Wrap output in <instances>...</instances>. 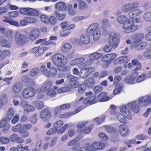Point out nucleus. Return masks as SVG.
<instances>
[{"instance_id":"774afa93","label":"nucleus","mask_w":151,"mask_h":151,"mask_svg":"<svg viewBox=\"0 0 151 151\" xmlns=\"http://www.w3.org/2000/svg\"><path fill=\"white\" fill-rule=\"evenodd\" d=\"M18 15V12L17 11H14L9 13L8 16L11 17H15Z\"/></svg>"},{"instance_id":"9d476101","label":"nucleus","mask_w":151,"mask_h":151,"mask_svg":"<svg viewBox=\"0 0 151 151\" xmlns=\"http://www.w3.org/2000/svg\"><path fill=\"white\" fill-rule=\"evenodd\" d=\"M35 90L31 86H29L25 89L22 92L23 96L29 98L34 96L35 94Z\"/></svg>"},{"instance_id":"c756f323","label":"nucleus","mask_w":151,"mask_h":151,"mask_svg":"<svg viewBox=\"0 0 151 151\" xmlns=\"http://www.w3.org/2000/svg\"><path fill=\"white\" fill-rule=\"evenodd\" d=\"M79 74L81 78H84L88 76L89 75V73L87 68H84L80 70Z\"/></svg>"},{"instance_id":"f3484780","label":"nucleus","mask_w":151,"mask_h":151,"mask_svg":"<svg viewBox=\"0 0 151 151\" xmlns=\"http://www.w3.org/2000/svg\"><path fill=\"white\" fill-rule=\"evenodd\" d=\"M120 111L122 114L126 117L129 119H132V115L129 110L126 106H123L120 109Z\"/></svg>"},{"instance_id":"e433bc0d","label":"nucleus","mask_w":151,"mask_h":151,"mask_svg":"<svg viewBox=\"0 0 151 151\" xmlns=\"http://www.w3.org/2000/svg\"><path fill=\"white\" fill-rule=\"evenodd\" d=\"M132 9L131 3H128L123 6L122 10L124 12H127Z\"/></svg>"},{"instance_id":"c9c22d12","label":"nucleus","mask_w":151,"mask_h":151,"mask_svg":"<svg viewBox=\"0 0 151 151\" xmlns=\"http://www.w3.org/2000/svg\"><path fill=\"white\" fill-rule=\"evenodd\" d=\"M147 45V43L145 42H142L140 46H139V45H134L133 46V48H134L136 49V50H138L140 49L141 50L142 49L145 48L146 46Z\"/></svg>"},{"instance_id":"ddd939ff","label":"nucleus","mask_w":151,"mask_h":151,"mask_svg":"<svg viewBox=\"0 0 151 151\" xmlns=\"http://www.w3.org/2000/svg\"><path fill=\"white\" fill-rule=\"evenodd\" d=\"M40 35V32L38 29H32L30 32L29 37V39L34 41L37 39Z\"/></svg>"},{"instance_id":"69168bd1","label":"nucleus","mask_w":151,"mask_h":151,"mask_svg":"<svg viewBox=\"0 0 151 151\" xmlns=\"http://www.w3.org/2000/svg\"><path fill=\"white\" fill-rule=\"evenodd\" d=\"M37 114H35L30 119V122L33 123H35L37 121Z\"/></svg>"},{"instance_id":"bb28decb","label":"nucleus","mask_w":151,"mask_h":151,"mask_svg":"<svg viewBox=\"0 0 151 151\" xmlns=\"http://www.w3.org/2000/svg\"><path fill=\"white\" fill-rule=\"evenodd\" d=\"M84 60L85 59L83 58H79L71 61L70 64L71 65H78L83 63Z\"/></svg>"},{"instance_id":"423d86ee","label":"nucleus","mask_w":151,"mask_h":151,"mask_svg":"<svg viewBox=\"0 0 151 151\" xmlns=\"http://www.w3.org/2000/svg\"><path fill=\"white\" fill-rule=\"evenodd\" d=\"M14 40L16 44L21 46L28 41V37L19 32H17L14 35Z\"/></svg>"},{"instance_id":"49530a36","label":"nucleus","mask_w":151,"mask_h":151,"mask_svg":"<svg viewBox=\"0 0 151 151\" xmlns=\"http://www.w3.org/2000/svg\"><path fill=\"white\" fill-rule=\"evenodd\" d=\"M95 141L96 142V143H95L96 145V147L97 150H102L104 148L105 145L104 143L98 141Z\"/></svg>"},{"instance_id":"f03ea898","label":"nucleus","mask_w":151,"mask_h":151,"mask_svg":"<svg viewBox=\"0 0 151 151\" xmlns=\"http://www.w3.org/2000/svg\"><path fill=\"white\" fill-rule=\"evenodd\" d=\"M150 104H151V95H147L140 98L138 101H135L128 104L127 106L130 108L134 113H137L139 111L138 104L140 106H143Z\"/></svg>"},{"instance_id":"2f4dec72","label":"nucleus","mask_w":151,"mask_h":151,"mask_svg":"<svg viewBox=\"0 0 151 151\" xmlns=\"http://www.w3.org/2000/svg\"><path fill=\"white\" fill-rule=\"evenodd\" d=\"M71 48V45L68 43L64 44L61 48V50L64 53L67 52Z\"/></svg>"},{"instance_id":"13d9d810","label":"nucleus","mask_w":151,"mask_h":151,"mask_svg":"<svg viewBox=\"0 0 151 151\" xmlns=\"http://www.w3.org/2000/svg\"><path fill=\"white\" fill-rule=\"evenodd\" d=\"M86 86L84 84H81L79 86L78 88V91L80 93H83L85 90Z\"/></svg>"},{"instance_id":"f704fd0d","label":"nucleus","mask_w":151,"mask_h":151,"mask_svg":"<svg viewBox=\"0 0 151 151\" xmlns=\"http://www.w3.org/2000/svg\"><path fill=\"white\" fill-rule=\"evenodd\" d=\"M40 71L45 76L47 77L50 76V72H49L47 68L44 65H42L41 67Z\"/></svg>"},{"instance_id":"0e129e2a","label":"nucleus","mask_w":151,"mask_h":151,"mask_svg":"<svg viewBox=\"0 0 151 151\" xmlns=\"http://www.w3.org/2000/svg\"><path fill=\"white\" fill-rule=\"evenodd\" d=\"M135 138L138 140H143L147 138L146 136L144 134H139L137 135Z\"/></svg>"},{"instance_id":"412c9836","label":"nucleus","mask_w":151,"mask_h":151,"mask_svg":"<svg viewBox=\"0 0 151 151\" xmlns=\"http://www.w3.org/2000/svg\"><path fill=\"white\" fill-rule=\"evenodd\" d=\"M22 88V84L19 82L15 83L12 87V91L14 93H18L20 91Z\"/></svg>"},{"instance_id":"ea45409f","label":"nucleus","mask_w":151,"mask_h":151,"mask_svg":"<svg viewBox=\"0 0 151 151\" xmlns=\"http://www.w3.org/2000/svg\"><path fill=\"white\" fill-rule=\"evenodd\" d=\"M67 10L69 14L72 15H75L76 13V10L73 8L72 5L71 4H68L67 6Z\"/></svg>"},{"instance_id":"2eb2a0df","label":"nucleus","mask_w":151,"mask_h":151,"mask_svg":"<svg viewBox=\"0 0 151 151\" xmlns=\"http://www.w3.org/2000/svg\"><path fill=\"white\" fill-rule=\"evenodd\" d=\"M85 85L88 88H92L95 84L94 79L92 77H89L84 80Z\"/></svg>"},{"instance_id":"0eeeda50","label":"nucleus","mask_w":151,"mask_h":151,"mask_svg":"<svg viewBox=\"0 0 151 151\" xmlns=\"http://www.w3.org/2000/svg\"><path fill=\"white\" fill-rule=\"evenodd\" d=\"M85 95L86 97L83 101L84 104L91 105L96 103L95 99L96 98V95H92V92L91 91L86 92Z\"/></svg>"},{"instance_id":"473e14b6","label":"nucleus","mask_w":151,"mask_h":151,"mask_svg":"<svg viewBox=\"0 0 151 151\" xmlns=\"http://www.w3.org/2000/svg\"><path fill=\"white\" fill-rule=\"evenodd\" d=\"M33 104L38 109H41L44 106L43 102L40 101H35L32 102Z\"/></svg>"},{"instance_id":"6e6d98bb","label":"nucleus","mask_w":151,"mask_h":151,"mask_svg":"<svg viewBox=\"0 0 151 151\" xmlns=\"http://www.w3.org/2000/svg\"><path fill=\"white\" fill-rule=\"evenodd\" d=\"M58 130L57 128L54 127L50 129L47 132V134L48 135H50L52 134H54L57 132Z\"/></svg>"},{"instance_id":"6ab92c4d","label":"nucleus","mask_w":151,"mask_h":151,"mask_svg":"<svg viewBox=\"0 0 151 151\" xmlns=\"http://www.w3.org/2000/svg\"><path fill=\"white\" fill-rule=\"evenodd\" d=\"M144 36V34L143 33H140L135 34L133 39V43H137L140 42Z\"/></svg>"},{"instance_id":"4468645a","label":"nucleus","mask_w":151,"mask_h":151,"mask_svg":"<svg viewBox=\"0 0 151 151\" xmlns=\"http://www.w3.org/2000/svg\"><path fill=\"white\" fill-rule=\"evenodd\" d=\"M8 121L6 118H4L0 123V128H2V130L3 131H6L10 127V125L7 123Z\"/></svg>"},{"instance_id":"603ef678","label":"nucleus","mask_w":151,"mask_h":151,"mask_svg":"<svg viewBox=\"0 0 151 151\" xmlns=\"http://www.w3.org/2000/svg\"><path fill=\"white\" fill-rule=\"evenodd\" d=\"M92 63V61L90 59L88 60L85 63H82L80 65V68H84L85 67H87L91 65Z\"/></svg>"},{"instance_id":"20e7f679","label":"nucleus","mask_w":151,"mask_h":151,"mask_svg":"<svg viewBox=\"0 0 151 151\" xmlns=\"http://www.w3.org/2000/svg\"><path fill=\"white\" fill-rule=\"evenodd\" d=\"M98 27L99 24L97 23L92 24L89 26L86 32V34L88 36L92 35L95 41L97 40L101 36V31L98 29Z\"/></svg>"},{"instance_id":"864d4df0","label":"nucleus","mask_w":151,"mask_h":151,"mask_svg":"<svg viewBox=\"0 0 151 151\" xmlns=\"http://www.w3.org/2000/svg\"><path fill=\"white\" fill-rule=\"evenodd\" d=\"M57 69L54 66H51L50 69V73L51 75L53 76H55L57 74Z\"/></svg>"},{"instance_id":"8fccbe9b","label":"nucleus","mask_w":151,"mask_h":151,"mask_svg":"<svg viewBox=\"0 0 151 151\" xmlns=\"http://www.w3.org/2000/svg\"><path fill=\"white\" fill-rule=\"evenodd\" d=\"M147 74L143 73L142 75L139 76L137 78L136 82L139 83L144 80L147 77Z\"/></svg>"},{"instance_id":"72a5a7b5","label":"nucleus","mask_w":151,"mask_h":151,"mask_svg":"<svg viewBox=\"0 0 151 151\" xmlns=\"http://www.w3.org/2000/svg\"><path fill=\"white\" fill-rule=\"evenodd\" d=\"M52 84V81H49L46 82L42 86V90L43 92H45L51 86Z\"/></svg>"},{"instance_id":"39448f33","label":"nucleus","mask_w":151,"mask_h":151,"mask_svg":"<svg viewBox=\"0 0 151 151\" xmlns=\"http://www.w3.org/2000/svg\"><path fill=\"white\" fill-rule=\"evenodd\" d=\"M120 36L119 34L112 32L109 34V43L113 48H116L119 43Z\"/></svg>"},{"instance_id":"393cba45","label":"nucleus","mask_w":151,"mask_h":151,"mask_svg":"<svg viewBox=\"0 0 151 151\" xmlns=\"http://www.w3.org/2000/svg\"><path fill=\"white\" fill-rule=\"evenodd\" d=\"M32 8H22L20 10V13L28 16H31Z\"/></svg>"},{"instance_id":"f257e3e1","label":"nucleus","mask_w":151,"mask_h":151,"mask_svg":"<svg viewBox=\"0 0 151 151\" xmlns=\"http://www.w3.org/2000/svg\"><path fill=\"white\" fill-rule=\"evenodd\" d=\"M51 60L54 64L56 66L58 70L61 71H68L70 70V67L67 66H63L68 62L66 57L60 54L57 53L53 55Z\"/></svg>"},{"instance_id":"bf43d9fd","label":"nucleus","mask_w":151,"mask_h":151,"mask_svg":"<svg viewBox=\"0 0 151 151\" xmlns=\"http://www.w3.org/2000/svg\"><path fill=\"white\" fill-rule=\"evenodd\" d=\"M86 17L84 16H82L80 17L75 16L73 18L72 20L73 21L75 22H77L79 21L84 19Z\"/></svg>"},{"instance_id":"a19ab883","label":"nucleus","mask_w":151,"mask_h":151,"mask_svg":"<svg viewBox=\"0 0 151 151\" xmlns=\"http://www.w3.org/2000/svg\"><path fill=\"white\" fill-rule=\"evenodd\" d=\"M132 64L133 65H137L135 69V70H139L141 68V65L140 62L136 60H133L132 61Z\"/></svg>"},{"instance_id":"a211bd4d","label":"nucleus","mask_w":151,"mask_h":151,"mask_svg":"<svg viewBox=\"0 0 151 151\" xmlns=\"http://www.w3.org/2000/svg\"><path fill=\"white\" fill-rule=\"evenodd\" d=\"M86 35H82L80 38V40L78 42V43L80 44H87L90 42V39L87 34Z\"/></svg>"},{"instance_id":"7ed1b4c3","label":"nucleus","mask_w":151,"mask_h":151,"mask_svg":"<svg viewBox=\"0 0 151 151\" xmlns=\"http://www.w3.org/2000/svg\"><path fill=\"white\" fill-rule=\"evenodd\" d=\"M117 21L121 24H123V27L125 29V32L127 33L136 30L138 28L137 25H135L133 21L131 22L129 21L127 17L122 15L117 18Z\"/></svg>"},{"instance_id":"4c0bfd02","label":"nucleus","mask_w":151,"mask_h":151,"mask_svg":"<svg viewBox=\"0 0 151 151\" xmlns=\"http://www.w3.org/2000/svg\"><path fill=\"white\" fill-rule=\"evenodd\" d=\"M104 127L108 132L112 133H114L116 131V129L110 125H105Z\"/></svg>"},{"instance_id":"1a4fd4ad","label":"nucleus","mask_w":151,"mask_h":151,"mask_svg":"<svg viewBox=\"0 0 151 151\" xmlns=\"http://www.w3.org/2000/svg\"><path fill=\"white\" fill-rule=\"evenodd\" d=\"M52 114L50 110L47 109H44L40 112V117L43 121L47 122L51 117Z\"/></svg>"},{"instance_id":"b1692460","label":"nucleus","mask_w":151,"mask_h":151,"mask_svg":"<svg viewBox=\"0 0 151 151\" xmlns=\"http://www.w3.org/2000/svg\"><path fill=\"white\" fill-rule=\"evenodd\" d=\"M109 99L108 96H106V93L104 92H101L97 97L98 100L101 102L107 101Z\"/></svg>"},{"instance_id":"3c124183","label":"nucleus","mask_w":151,"mask_h":151,"mask_svg":"<svg viewBox=\"0 0 151 151\" xmlns=\"http://www.w3.org/2000/svg\"><path fill=\"white\" fill-rule=\"evenodd\" d=\"M56 94V91L54 88H51L47 92V96L51 97L55 95Z\"/></svg>"},{"instance_id":"c85d7f7f","label":"nucleus","mask_w":151,"mask_h":151,"mask_svg":"<svg viewBox=\"0 0 151 151\" xmlns=\"http://www.w3.org/2000/svg\"><path fill=\"white\" fill-rule=\"evenodd\" d=\"M40 69L38 68H35L31 69L29 73V75L32 77L36 76L40 72Z\"/></svg>"},{"instance_id":"6e6552de","label":"nucleus","mask_w":151,"mask_h":151,"mask_svg":"<svg viewBox=\"0 0 151 151\" xmlns=\"http://www.w3.org/2000/svg\"><path fill=\"white\" fill-rule=\"evenodd\" d=\"M87 122H79L77 127L81 131L84 132L86 134L89 133L93 128V126L92 125L88 126L86 128L85 125L87 124Z\"/></svg>"},{"instance_id":"052dcab7","label":"nucleus","mask_w":151,"mask_h":151,"mask_svg":"<svg viewBox=\"0 0 151 151\" xmlns=\"http://www.w3.org/2000/svg\"><path fill=\"white\" fill-rule=\"evenodd\" d=\"M0 141L2 144H6L9 142V139L6 137H0Z\"/></svg>"},{"instance_id":"5701e85b","label":"nucleus","mask_w":151,"mask_h":151,"mask_svg":"<svg viewBox=\"0 0 151 151\" xmlns=\"http://www.w3.org/2000/svg\"><path fill=\"white\" fill-rule=\"evenodd\" d=\"M55 7L58 10L63 11L65 10L66 6L64 2L60 1L56 4Z\"/></svg>"},{"instance_id":"a878e982","label":"nucleus","mask_w":151,"mask_h":151,"mask_svg":"<svg viewBox=\"0 0 151 151\" xmlns=\"http://www.w3.org/2000/svg\"><path fill=\"white\" fill-rule=\"evenodd\" d=\"M102 56L101 53L94 52L90 54L89 55V58L91 61L98 60Z\"/></svg>"},{"instance_id":"58836bf2","label":"nucleus","mask_w":151,"mask_h":151,"mask_svg":"<svg viewBox=\"0 0 151 151\" xmlns=\"http://www.w3.org/2000/svg\"><path fill=\"white\" fill-rule=\"evenodd\" d=\"M34 109L35 108L32 105L28 104L24 109L23 112L24 114H27L30 112L33 111Z\"/></svg>"},{"instance_id":"4be33fe9","label":"nucleus","mask_w":151,"mask_h":151,"mask_svg":"<svg viewBox=\"0 0 151 151\" xmlns=\"http://www.w3.org/2000/svg\"><path fill=\"white\" fill-rule=\"evenodd\" d=\"M142 13V11L140 9H137L130 12L128 15L131 18H133L139 15Z\"/></svg>"},{"instance_id":"5fc2aeb1","label":"nucleus","mask_w":151,"mask_h":151,"mask_svg":"<svg viewBox=\"0 0 151 151\" xmlns=\"http://www.w3.org/2000/svg\"><path fill=\"white\" fill-rule=\"evenodd\" d=\"M63 121L59 120L56 121L53 124L54 127L57 128H60L63 125Z\"/></svg>"},{"instance_id":"dca6fc26","label":"nucleus","mask_w":151,"mask_h":151,"mask_svg":"<svg viewBox=\"0 0 151 151\" xmlns=\"http://www.w3.org/2000/svg\"><path fill=\"white\" fill-rule=\"evenodd\" d=\"M119 130L120 134L122 137H125L129 133V130L124 125H120L119 127Z\"/></svg>"},{"instance_id":"de8ad7c7","label":"nucleus","mask_w":151,"mask_h":151,"mask_svg":"<svg viewBox=\"0 0 151 151\" xmlns=\"http://www.w3.org/2000/svg\"><path fill=\"white\" fill-rule=\"evenodd\" d=\"M26 17L27 19L28 23H34L37 21V19L35 17Z\"/></svg>"},{"instance_id":"f8f14e48","label":"nucleus","mask_w":151,"mask_h":151,"mask_svg":"<svg viewBox=\"0 0 151 151\" xmlns=\"http://www.w3.org/2000/svg\"><path fill=\"white\" fill-rule=\"evenodd\" d=\"M138 75V72H135L132 73L131 76H126L124 79V81L127 84H133L136 83L135 80Z\"/></svg>"},{"instance_id":"cd10ccee","label":"nucleus","mask_w":151,"mask_h":151,"mask_svg":"<svg viewBox=\"0 0 151 151\" xmlns=\"http://www.w3.org/2000/svg\"><path fill=\"white\" fill-rule=\"evenodd\" d=\"M127 57L126 56H123L116 59L114 62V64L116 65L117 64L123 63L126 61Z\"/></svg>"},{"instance_id":"7c9ffc66","label":"nucleus","mask_w":151,"mask_h":151,"mask_svg":"<svg viewBox=\"0 0 151 151\" xmlns=\"http://www.w3.org/2000/svg\"><path fill=\"white\" fill-rule=\"evenodd\" d=\"M14 115V111L13 108H9L7 112L6 119L7 121H9L13 117Z\"/></svg>"},{"instance_id":"79ce46f5","label":"nucleus","mask_w":151,"mask_h":151,"mask_svg":"<svg viewBox=\"0 0 151 151\" xmlns=\"http://www.w3.org/2000/svg\"><path fill=\"white\" fill-rule=\"evenodd\" d=\"M78 8L79 9H83L87 8L88 6L83 1L81 0H78Z\"/></svg>"},{"instance_id":"37998d69","label":"nucleus","mask_w":151,"mask_h":151,"mask_svg":"<svg viewBox=\"0 0 151 151\" xmlns=\"http://www.w3.org/2000/svg\"><path fill=\"white\" fill-rule=\"evenodd\" d=\"M116 115L117 119L119 122L123 123H125L126 119L120 113L116 114Z\"/></svg>"},{"instance_id":"09e8293b","label":"nucleus","mask_w":151,"mask_h":151,"mask_svg":"<svg viewBox=\"0 0 151 151\" xmlns=\"http://www.w3.org/2000/svg\"><path fill=\"white\" fill-rule=\"evenodd\" d=\"M57 21L56 18L54 16H52L49 18V22L50 24L52 25H55Z\"/></svg>"},{"instance_id":"aec40b11","label":"nucleus","mask_w":151,"mask_h":151,"mask_svg":"<svg viewBox=\"0 0 151 151\" xmlns=\"http://www.w3.org/2000/svg\"><path fill=\"white\" fill-rule=\"evenodd\" d=\"M96 141L94 142L92 145L87 143L85 144V147L88 151H97Z\"/></svg>"},{"instance_id":"e2e57ef3","label":"nucleus","mask_w":151,"mask_h":151,"mask_svg":"<svg viewBox=\"0 0 151 151\" xmlns=\"http://www.w3.org/2000/svg\"><path fill=\"white\" fill-rule=\"evenodd\" d=\"M123 87L122 86H117L116 88L114 89L113 91V93L114 95H116L119 93L121 90L122 88Z\"/></svg>"},{"instance_id":"c03bdc74","label":"nucleus","mask_w":151,"mask_h":151,"mask_svg":"<svg viewBox=\"0 0 151 151\" xmlns=\"http://www.w3.org/2000/svg\"><path fill=\"white\" fill-rule=\"evenodd\" d=\"M0 42L2 46L7 47H11L9 42L8 41L4 39H2L0 40Z\"/></svg>"},{"instance_id":"9b49d317","label":"nucleus","mask_w":151,"mask_h":151,"mask_svg":"<svg viewBox=\"0 0 151 151\" xmlns=\"http://www.w3.org/2000/svg\"><path fill=\"white\" fill-rule=\"evenodd\" d=\"M66 79L71 88H75L78 86V83L77 82V77L70 74H68L66 76Z\"/></svg>"},{"instance_id":"4d7b16f0","label":"nucleus","mask_w":151,"mask_h":151,"mask_svg":"<svg viewBox=\"0 0 151 151\" xmlns=\"http://www.w3.org/2000/svg\"><path fill=\"white\" fill-rule=\"evenodd\" d=\"M143 56L146 58H151V50H148L145 52L143 53Z\"/></svg>"},{"instance_id":"680f3d73","label":"nucleus","mask_w":151,"mask_h":151,"mask_svg":"<svg viewBox=\"0 0 151 151\" xmlns=\"http://www.w3.org/2000/svg\"><path fill=\"white\" fill-rule=\"evenodd\" d=\"M13 32L11 30H9L6 32V37L10 40H12L13 36Z\"/></svg>"},{"instance_id":"338daca9","label":"nucleus","mask_w":151,"mask_h":151,"mask_svg":"<svg viewBox=\"0 0 151 151\" xmlns=\"http://www.w3.org/2000/svg\"><path fill=\"white\" fill-rule=\"evenodd\" d=\"M28 104L27 102L24 100L22 101L19 104L20 106L23 108L25 109L27 107V105Z\"/></svg>"},{"instance_id":"a18cd8bd","label":"nucleus","mask_w":151,"mask_h":151,"mask_svg":"<svg viewBox=\"0 0 151 151\" xmlns=\"http://www.w3.org/2000/svg\"><path fill=\"white\" fill-rule=\"evenodd\" d=\"M143 18L146 21L151 22V12L144 14Z\"/></svg>"}]
</instances>
